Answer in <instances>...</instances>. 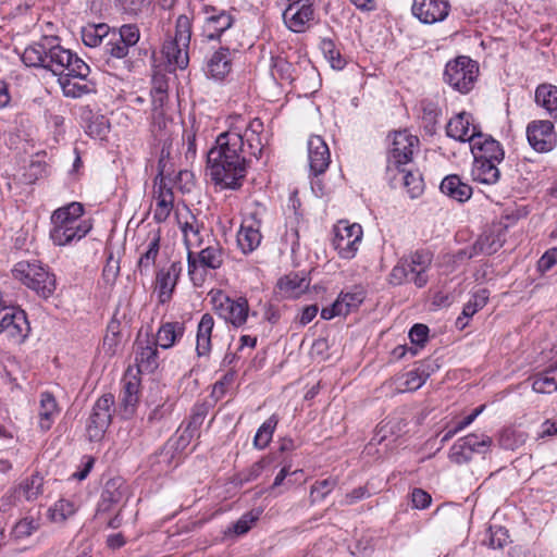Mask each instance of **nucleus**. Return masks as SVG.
<instances>
[{
    "instance_id": "nucleus-1",
    "label": "nucleus",
    "mask_w": 557,
    "mask_h": 557,
    "mask_svg": "<svg viewBox=\"0 0 557 557\" xmlns=\"http://www.w3.org/2000/svg\"><path fill=\"white\" fill-rule=\"evenodd\" d=\"M263 122L256 117L244 133L231 128L221 133L208 151L207 164L211 180L226 189H237L247 174L249 158H259L263 150Z\"/></svg>"
},
{
    "instance_id": "nucleus-2",
    "label": "nucleus",
    "mask_w": 557,
    "mask_h": 557,
    "mask_svg": "<svg viewBox=\"0 0 557 557\" xmlns=\"http://www.w3.org/2000/svg\"><path fill=\"white\" fill-rule=\"evenodd\" d=\"M22 61L26 66L44 67L59 78L79 77L84 81L90 73L88 64L70 49L61 46L54 36H44L25 48Z\"/></svg>"
},
{
    "instance_id": "nucleus-3",
    "label": "nucleus",
    "mask_w": 557,
    "mask_h": 557,
    "mask_svg": "<svg viewBox=\"0 0 557 557\" xmlns=\"http://www.w3.org/2000/svg\"><path fill=\"white\" fill-rule=\"evenodd\" d=\"M431 264L432 253L428 250H417L397 262L388 274V283L394 286L413 283L418 288H422L429 282L428 272Z\"/></svg>"
},
{
    "instance_id": "nucleus-4",
    "label": "nucleus",
    "mask_w": 557,
    "mask_h": 557,
    "mask_svg": "<svg viewBox=\"0 0 557 557\" xmlns=\"http://www.w3.org/2000/svg\"><path fill=\"white\" fill-rule=\"evenodd\" d=\"M12 275L23 285L47 299L55 290V278L38 260L18 261L12 269Z\"/></svg>"
},
{
    "instance_id": "nucleus-5",
    "label": "nucleus",
    "mask_w": 557,
    "mask_h": 557,
    "mask_svg": "<svg viewBox=\"0 0 557 557\" xmlns=\"http://www.w3.org/2000/svg\"><path fill=\"white\" fill-rule=\"evenodd\" d=\"M190 38L191 21L187 15H180L175 23L174 38L165 41L162 48V53L172 70L187 67Z\"/></svg>"
},
{
    "instance_id": "nucleus-6",
    "label": "nucleus",
    "mask_w": 557,
    "mask_h": 557,
    "mask_svg": "<svg viewBox=\"0 0 557 557\" xmlns=\"http://www.w3.org/2000/svg\"><path fill=\"white\" fill-rule=\"evenodd\" d=\"M479 64L466 55L447 62L443 74L444 82L460 94H469L478 79Z\"/></svg>"
},
{
    "instance_id": "nucleus-7",
    "label": "nucleus",
    "mask_w": 557,
    "mask_h": 557,
    "mask_svg": "<svg viewBox=\"0 0 557 557\" xmlns=\"http://www.w3.org/2000/svg\"><path fill=\"white\" fill-rule=\"evenodd\" d=\"M418 148L419 138L417 136L406 129L395 132L387 153V172L394 173L395 170L409 164Z\"/></svg>"
},
{
    "instance_id": "nucleus-8",
    "label": "nucleus",
    "mask_w": 557,
    "mask_h": 557,
    "mask_svg": "<svg viewBox=\"0 0 557 557\" xmlns=\"http://www.w3.org/2000/svg\"><path fill=\"white\" fill-rule=\"evenodd\" d=\"M188 261V275L195 286H201L205 282L206 270L219 269L224 261L223 249L216 244L203 248L198 253V260L194 253L189 250L187 256Z\"/></svg>"
},
{
    "instance_id": "nucleus-9",
    "label": "nucleus",
    "mask_w": 557,
    "mask_h": 557,
    "mask_svg": "<svg viewBox=\"0 0 557 557\" xmlns=\"http://www.w3.org/2000/svg\"><path fill=\"white\" fill-rule=\"evenodd\" d=\"M363 231L360 224L338 221L334 226L333 247L342 259H352L361 244Z\"/></svg>"
},
{
    "instance_id": "nucleus-10",
    "label": "nucleus",
    "mask_w": 557,
    "mask_h": 557,
    "mask_svg": "<svg viewBox=\"0 0 557 557\" xmlns=\"http://www.w3.org/2000/svg\"><path fill=\"white\" fill-rule=\"evenodd\" d=\"M214 311L225 322L235 327L243 326L249 315L248 300L244 297L231 298L222 292H218L212 297Z\"/></svg>"
},
{
    "instance_id": "nucleus-11",
    "label": "nucleus",
    "mask_w": 557,
    "mask_h": 557,
    "mask_svg": "<svg viewBox=\"0 0 557 557\" xmlns=\"http://www.w3.org/2000/svg\"><path fill=\"white\" fill-rule=\"evenodd\" d=\"M114 396L112 394H104L95 403L86 425L90 442H99L104 436L111 423Z\"/></svg>"
},
{
    "instance_id": "nucleus-12",
    "label": "nucleus",
    "mask_w": 557,
    "mask_h": 557,
    "mask_svg": "<svg viewBox=\"0 0 557 557\" xmlns=\"http://www.w3.org/2000/svg\"><path fill=\"white\" fill-rule=\"evenodd\" d=\"M283 11L286 27L294 33L306 32L317 20L312 0H292Z\"/></svg>"
},
{
    "instance_id": "nucleus-13",
    "label": "nucleus",
    "mask_w": 557,
    "mask_h": 557,
    "mask_svg": "<svg viewBox=\"0 0 557 557\" xmlns=\"http://www.w3.org/2000/svg\"><path fill=\"white\" fill-rule=\"evenodd\" d=\"M29 331L26 313L4 302L0 306V334L5 333L8 337L21 342Z\"/></svg>"
},
{
    "instance_id": "nucleus-14",
    "label": "nucleus",
    "mask_w": 557,
    "mask_h": 557,
    "mask_svg": "<svg viewBox=\"0 0 557 557\" xmlns=\"http://www.w3.org/2000/svg\"><path fill=\"white\" fill-rule=\"evenodd\" d=\"M202 13L201 34L208 40L220 39L222 34L230 29L234 23L233 15L226 10L206 5L202 9Z\"/></svg>"
},
{
    "instance_id": "nucleus-15",
    "label": "nucleus",
    "mask_w": 557,
    "mask_h": 557,
    "mask_svg": "<svg viewBox=\"0 0 557 557\" xmlns=\"http://www.w3.org/2000/svg\"><path fill=\"white\" fill-rule=\"evenodd\" d=\"M527 138L530 146L537 152L552 151L557 145L554 124L547 120H535L527 126Z\"/></svg>"
},
{
    "instance_id": "nucleus-16",
    "label": "nucleus",
    "mask_w": 557,
    "mask_h": 557,
    "mask_svg": "<svg viewBox=\"0 0 557 557\" xmlns=\"http://www.w3.org/2000/svg\"><path fill=\"white\" fill-rule=\"evenodd\" d=\"M411 12L423 24L443 22L450 12L449 0H413Z\"/></svg>"
},
{
    "instance_id": "nucleus-17",
    "label": "nucleus",
    "mask_w": 557,
    "mask_h": 557,
    "mask_svg": "<svg viewBox=\"0 0 557 557\" xmlns=\"http://www.w3.org/2000/svg\"><path fill=\"white\" fill-rule=\"evenodd\" d=\"M261 224L262 221L258 218V212H251L243 220L237 233V244L244 253L252 252L261 244Z\"/></svg>"
},
{
    "instance_id": "nucleus-18",
    "label": "nucleus",
    "mask_w": 557,
    "mask_h": 557,
    "mask_svg": "<svg viewBox=\"0 0 557 557\" xmlns=\"http://www.w3.org/2000/svg\"><path fill=\"white\" fill-rule=\"evenodd\" d=\"M153 199L156 208L153 210V220L157 223H162L170 216L173 205L174 194L170 183L166 182L164 176L154 178L153 185Z\"/></svg>"
},
{
    "instance_id": "nucleus-19",
    "label": "nucleus",
    "mask_w": 557,
    "mask_h": 557,
    "mask_svg": "<svg viewBox=\"0 0 557 557\" xmlns=\"http://www.w3.org/2000/svg\"><path fill=\"white\" fill-rule=\"evenodd\" d=\"M182 271V262L174 261L168 268H162L157 272L156 290L160 304L170 301Z\"/></svg>"
},
{
    "instance_id": "nucleus-20",
    "label": "nucleus",
    "mask_w": 557,
    "mask_h": 557,
    "mask_svg": "<svg viewBox=\"0 0 557 557\" xmlns=\"http://www.w3.org/2000/svg\"><path fill=\"white\" fill-rule=\"evenodd\" d=\"M479 133L481 132L473 124V116L466 111L456 114L446 125V135L462 143L471 144Z\"/></svg>"
},
{
    "instance_id": "nucleus-21",
    "label": "nucleus",
    "mask_w": 557,
    "mask_h": 557,
    "mask_svg": "<svg viewBox=\"0 0 557 557\" xmlns=\"http://www.w3.org/2000/svg\"><path fill=\"white\" fill-rule=\"evenodd\" d=\"M135 362L139 373H152L159 367V351L154 341L147 335L146 339L140 337L136 341Z\"/></svg>"
},
{
    "instance_id": "nucleus-22",
    "label": "nucleus",
    "mask_w": 557,
    "mask_h": 557,
    "mask_svg": "<svg viewBox=\"0 0 557 557\" xmlns=\"http://www.w3.org/2000/svg\"><path fill=\"white\" fill-rule=\"evenodd\" d=\"M308 159L310 172L319 175L325 172L331 162L326 143L320 136H311L308 140Z\"/></svg>"
},
{
    "instance_id": "nucleus-23",
    "label": "nucleus",
    "mask_w": 557,
    "mask_h": 557,
    "mask_svg": "<svg viewBox=\"0 0 557 557\" xmlns=\"http://www.w3.org/2000/svg\"><path fill=\"white\" fill-rule=\"evenodd\" d=\"M471 150L474 159L479 160H490L502 163L505 158V151L502 145L491 136H485L482 133H479L471 143Z\"/></svg>"
},
{
    "instance_id": "nucleus-24",
    "label": "nucleus",
    "mask_w": 557,
    "mask_h": 557,
    "mask_svg": "<svg viewBox=\"0 0 557 557\" xmlns=\"http://www.w3.org/2000/svg\"><path fill=\"white\" fill-rule=\"evenodd\" d=\"M505 228L498 226L484 231L472 246L470 257L479 253L493 255L499 250L505 243Z\"/></svg>"
},
{
    "instance_id": "nucleus-25",
    "label": "nucleus",
    "mask_w": 557,
    "mask_h": 557,
    "mask_svg": "<svg viewBox=\"0 0 557 557\" xmlns=\"http://www.w3.org/2000/svg\"><path fill=\"white\" fill-rule=\"evenodd\" d=\"M84 206L73 201L53 211L51 215L52 226H77L83 223H91L89 220H82Z\"/></svg>"
},
{
    "instance_id": "nucleus-26",
    "label": "nucleus",
    "mask_w": 557,
    "mask_h": 557,
    "mask_svg": "<svg viewBox=\"0 0 557 557\" xmlns=\"http://www.w3.org/2000/svg\"><path fill=\"white\" fill-rule=\"evenodd\" d=\"M232 70L231 51L222 47L207 60L206 74L214 79H223Z\"/></svg>"
},
{
    "instance_id": "nucleus-27",
    "label": "nucleus",
    "mask_w": 557,
    "mask_h": 557,
    "mask_svg": "<svg viewBox=\"0 0 557 557\" xmlns=\"http://www.w3.org/2000/svg\"><path fill=\"white\" fill-rule=\"evenodd\" d=\"M91 223H83L77 226H52L50 238L58 246H65L73 242L81 240L91 230Z\"/></svg>"
},
{
    "instance_id": "nucleus-28",
    "label": "nucleus",
    "mask_w": 557,
    "mask_h": 557,
    "mask_svg": "<svg viewBox=\"0 0 557 557\" xmlns=\"http://www.w3.org/2000/svg\"><path fill=\"white\" fill-rule=\"evenodd\" d=\"M59 414L60 408L55 397L50 392L41 393L38 408V425L40 430L44 432L49 431Z\"/></svg>"
},
{
    "instance_id": "nucleus-29",
    "label": "nucleus",
    "mask_w": 557,
    "mask_h": 557,
    "mask_svg": "<svg viewBox=\"0 0 557 557\" xmlns=\"http://www.w3.org/2000/svg\"><path fill=\"white\" fill-rule=\"evenodd\" d=\"M214 319L210 313L202 314L197 325L196 352L198 357H208L212 349Z\"/></svg>"
},
{
    "instance_id": "nucleus-30",
    "label": "nucleus",
    "mask_w": 557,
    "mask_h": 557,
    "mask_svg": "<svg viewBox=\"0 0 557 557\" xmlns=\"http://www.w3.org/2000/svg\"><path fill=\"white\" fill-rule=\"evenodd\" d=\"M185 332V325L182 322H165L161 324L154 337L150 338L154 341L156 345L169 349L180 341Z\"/></svg>"
},
{
    "instance_id": "nucleus-31",
    "label": "nucleus",
    "mask_w": 557,
    "mask_h": 557,
    "mask_svg": "<svg viewBox=\"0 0 557 557\" xmlns=\"http://www.w3.org/2000/svg\"><path fill=\"white\" fill-rule=\"evenodd\" d=\"M440 189L444 195L459 202L467 201L472 195V187L456 174L446 176L442 181Z\"/></svg>"
},
{
    "instance_id": "nucleus-32",
    "label": "nucleus",
    "mask_w": 557,
    "mask_h": 557,
    "mask_svg": "<svg viewBox=\"0 0 557 557\" xmlns=\"http://www.w3.org/2000/svg\"><path fill=\"white\" fill-rule=\"evenodd\" d=\"M498 164V162L490 160L474 159L471 169L473 181L485 185H493L497 183L500 177V171L497 166Z\"/></svg>"
},
{
    "instance_id": "nucleus-33",
    "label": "nucleus",
    "mask_w": 557,
    "mask_h": 557,
    "mask_svg": "<svg viewBox=\"0 0 557 557\" xmlns=\"http://www.w3.org/2000/svg\"><path fill=\"white\" fill-rule=\"evenodd\" d=\"M394 172L392 180L400 181L410 198H417L423 193L424 183L419 171L407 170L404 166Z\"/></svg>"
},
{
    "instance_id": "nucleus-34",
    "label": "nucleus",
    "mask_w": 557,
    "mask_h": 557,
    "mask_svg": "<svg viewBox=\"0 0 557 557\" xmlns=\"http://www.w3.org/2000/svg\"><path fill=\"white\" fill-rule=\"evenodd\" d=\"M277 286L285 297L297 298L308 289L309 281L302 273H289L280 278Z\"/></svg>"
},
{
    "instance_id": "nucleus-35",
    "label": "nucleus",
    "mask_w": 557,
    "mask_h": 557,
    "mask_svg": "<svg viewBox=\"0 0 557 557\" xmlns=\"http://www.w3.org/2000/svg\"><path fill=\"white\" fill-rule=\"evenodd\" d=\"M139 400V382L136 380L127 381L121 392L120 408L124 419H129L136 411Z\"/></svg>"
},
{
    "instance_id": "nucleus-36",
    "label": "nucleus",
    "mask_w": 557,
    "mask_h": 557,
    "mask_svg": "<svg viewBox=\"0 0 557 557\" xmlns=\"http://www.w3.org/2000/svg\"><path fill=\"white\" fill-rule=\"evenodd\" d=\"M535 103L543 108L554 120H557V87L542 84L535 90Z\"/></svg>"
},
{
    "instance_id": "nucleus-37",
    "label": "nucleus",
    "mask_w": 557,
    "mask_h": 557,
    "mask_svg": "<svg viewBox=\"0 0 557 557\" xmlns=\"http://www.w3.org/2000/svg\"><path fill=\"white\" fill-rule=\"evenodd\" d=\"M160 250V235L153 234L150 238L147 249L140 255L137 264L136 272L140 275H148L151 267L154 264Z\"/></svg>"
},
{
    "instance_id": "nucleus-38",
    "label": "nucleus",
    "mask_w": 557,
    "mask_h": 557,
    "mask_svg": "<svg viewBox=\"0 0 557 557\" xmlns=\"http://www.w3.org/2000/svg\"><path fill=\"white\" fill-rule=\"evenodd\" d=\"M59 83L62 87L63 94L66 97L79 98L94 90V84L79 79V77L65 76L59 78Z\"/></svg>"
},
{
    "instance_id": "nucleus-39",
    "label": "nucleus",
    "mask_w": 557,
    "mask_h": 557,
    "mask_svg": "<svg viewBox=\"0 0 557 557\" xmlns=\"http://www.w3.org/2000/svg\"><path fill=\"white\" fill-rule=\"evenodd\" d=\"M420 108L422 112V123L423 128L426 134L433 135L436 131V125L438 122V117L441 115V108L438 103L431 99H423L420 102Z\"/></svg>"
},
{
    "instance_id": "nucleus-40",
    "label": "nucleus",
    "mask_w": 557,
    "mask_h": 557,
    "mask_svg": "<svg viewBox=\"0 0 557 557\" xmlns=\"http://www.w3.org/2000/svg\"><path fill=\"white\" fill-rule=\"evenodd\" d=\"M151 132L158 140H169L171 134L172 119L165 111H156L151 114Z\"/></svg>"
},
{
    "instance_id": "nucleus-41",
    "label": "nucleus",
    "mask_w": 557,
    "mask_h": 557,
    "mask_svg": "<svg viewBox=\"0 0 557 557\" xmlns=\"http://www.w3.org/2000/svg\"><path fill=\"white\" fill-rule=\"evenodd\" d=\"M109 30L110 27L104 23L89 24L82 28V40L87 47H98L109 34Z\"/></svg>"
},
{
    "instance_id": "nucleus-42",
    "label": "nucleus",
    "mask_w": 557,
    "mask_h": 557,
    "mask_svg": "<svg viewBox=\"0 0 557 557\" xmlns=\"http://www.w3.org/2000/svg\"><path fill=\"white\" fill-rule=\"evenodd\" d=\"M277 423L278 417L276 414H272L260 425L253 437V446L257 449H264L270 444Z\"/></svg>"
},
{
    "instance_id": "nucleus-43",
    "label": "nucleus",
    "mask_w": 557,
    "mask_h": 557,
    "mask_svg": "<svg viewBox=\"0 0 557 557\" xmlns=\"http://www.w3.org/2000/svg\"><path fill=\"white\" fill-rule=\"evenodd\" d=\"M261 510L255 509L245 512L237 521L228 527L226 534L244 535L246 534L259 520Z\"/></svg>"
},
{
    "instance_id": "nucleus-44",
    "label": "nucleus",
    "mask_w": 557,
    "mask_h": 557,
    "mask_svg": "<svg viewBox=\"0 0 557 557\" xmlns=\"http://www.w3.org/2000/svg\"><path fill=\"white\" fill-rule=\"evenodd\" d=\"M76 505L69 499H59L49 510L48 516L54 523H63L76 512Z\"/></svg>"
},
{
    "instance_id": "nucleus-45",
    "label": "nucleus",
    "mask_w": 557,
    "mask_h": 557,
    "mask_svg": "<svg viewBox=\"0 0 557 557\" xmlns=\"http://www.w3.org/2000/svg\"><path fill=\"white\" fill-rule=\"evenodd\" d=\"M482 543L490 548L500 549L510 543L508 531L504 527H490Z\"/></svg>"
},
{
    "instance_id": "nucleus-46",
    "label": "nucleus",
    "mask_w": 557,
    "mask_h": 557,
    "mask_svg": "<svg viewBox=\"0 0 557 557\" xmlns=\"http://www.w3.org/2000/svg\"><path fill=\"white\" fill-rule=\"evenodd\" d=\"M20 491L26 500H35L44 492V478L35 473L20 484Z\"/></svg>"
},
{
    "instance_id": "nucleus-47",
    "label": "nucleus",
    "mask_w": 557,
    "mask_h": 557,
    "mask_svg": "<svg viewBox=\"0 0 557 557\" xmlns=\"http://www.w3.org/2000/svg\"><path fill=\"white\" fill-rule=\"evenodd\" d=\"M320 48L333 69H344L346 61L332 39L323 38L320 42Z\"/></svg>"
},
{
    "instance_id": "nucleus-48",
    "label": "nucleus",
    "mask_w": 557,
    "mask_h": 557,
    "mask_svg": "<svg viewBox=\"0 0 557 557\" xmlns=\"http://www.w3.org/2000/svg\"><path fill=\"white\" fill-rule=\"evenodd\" d=\"M462 445H467V447L472 451V454H485L492 444V438L486 434H468L467 436L461 437Z\"/></svg>"
},
{
    "instance_id": "nucleus-49",
    "label": "nucleus",
    "mask_w": 557,
    "mask_h": 557,
    "mask_svg": "<svg viewBox=\"0 0 557 557\" xmlns=\"http://www.w3.org/2000/svg\"><path fill=\"white\" fill-rule=\"evenodd\" d=\"M343 309L347 310V314L357 309L364 300V293L360 288H355L352 292L341 293L337 297Z\"/></svg>"
},
{
    "instance_id": "nucleus-50",
    "label": "nucleus",
    "mask_w": 557,
    "mask_h": 557,
    "mask_svg": "<svg viewBox=\"0 0 557 557\" xmlns=\"http://www.w3.org/2000/svg\"><path fill=\"white\" fill-rule=\"evenodd\" d=\"M550 370L552 369L534 376L532 383V388L534 392L541 394H550L557 391V382L555 377L548 375Z\"/></svg>"
},
{
    "instance_id": "nucleus-51",
    "label": "nucleus",
    "mask_w": 557,
    "mask_h": 557,
    "mask_svg": "<svg viewBox=\"0 0 557 557\" xmlns=\"http://www.w3.org/2000/svg\"><path fill=\"white\" fill-rule=\"evenodd\" d=\"M191 221H186L181 224V231L183 233L184 243L189 249L191 246L200 243L199 238V226L194 215L190 216Z\"/></svg>"
},
{
    "instance_id": "nucleus-52",
    "label": "nucleus",
    "mask_w": 557,
    "mask_h": 557,
    "mask_svg": "<svg viewBox=\"0 0 557 557\" xmlns=\"http://www.w3.org/2000/svg\"><path fill=\"white\" fill-rule=\"evenodd\" d=\"M337 485L336 478H327L321 481H317L311 486V497L313 500H322L324 499Z\"/></svg>"
},
{
    "instance_id": "nucleus-53",
    "label": "nucleus",
    "mask_w": 557,
    "mask_h": 557,
    "mask_svg": "<svg viewBox=\"0 0 557 557\" xmlns=\"http://www.w3.org/2000/svg\"><path fill=\"white\" fill-rule=\"evenodd\" d=\"M272 61H273V64H272L271 73H272L273 77L277 76L278 78L288 81V82H292L294 79V76H293L294 66L292 63H289L288 61H286L283 58H275V59H272Z\"/></svg>"
},
{
    "instance_id": "nucleus-54",
    "label": "nucleus",
    "mask_w": 557,
    "mask_h": 557,
    "mask_svg": "<svg viewBox=\"0 0 557 557\" xmlns=\"http://www.w3.org/2000/svg\"><path fill=\"white\" fill-rule=\"evenodd\" d=\"M404 379L403 391H417L425 383L428 374L414 368L413 370L408 371L404 375Z\"/></svg>"
},
{
    "instance_id": "nucleus-55",
    "label": "nucleus",
    "mask_w": 557,
    "mask_h": 557,
    "mask_svg": "<svg viewBox=\"0 0 557 557\" xmlns=\"http://www.w3.org/2000/svg\"><path fill=\"white\" fill-rule=\"evenodd\" d=\"M269 458H261L257 462L252 463L249 468L244 470L239 476L242 483H248L258 479L263 470L270 465Z\"/></svg>"
},
{
    "instance_id": "nucleus-56",
    "label": "nucleus",
    "mask_w": 557,
    "mask_h": 557,
    "mask_svg": "<svg viewBox=\"0 0 557 557\" xmlns=\"http://www.w3.org/2000/svg\"><path fill=\"white\" fill-rule=\"evenodd\" d=\"M120 38L128 48L134 47L140 38V32L135 24H124L119 28Z\"/></svg>"
},
{
    "instance_id": "nucleus-57",
    "label": "nucleus",
    "mask_w": 557,
    "mask_h": 557,
    "mask_svg": "<svg viewBox=\"0 0 557 557\" xmlns=\"http://www.w3.org/2000/svg\"><path fill=\"white\" fill-rule=\"evenodd\" d=\"M472 451L467 447V445H462V440L459 438L450 447L449 458L453 462L462 465L469 462L472 458Z\"/></svg>"
},
{
    "instance_id": "nucleus-58",
    "label": "nucleus",
    "mask_w": 557,
    "mask_h": 557,
    "mask_svg": "<svg viewBox=\"0 0 557 557\" xmlns=\"http://www.w3.org/2000/svg\"><path fill=\"white\" fill-rule=\"evenodd\" d=\"M106 53L114 59H125L129 53V48L117 37L111 38L104 47Z\"/></svg>"
},
{
    "instance_id": "nucleus-59",
    "label": "nucleus",
    "mask_w": 557,
    "mask_h": 557,
    "mask_svg": "<svg viewBox=\"0 0 557 557\" xmlns=\"http://www.w3.org/2000/svg\"><path fill=\"white\" fill-rule=\"evenodd\" d=\"M174 409V403L169 398L164 399L161 404L156 405V407L149 412L148 421L150 423L160 422L163 419L171 416Z\"/></svg>"
},
{
    "instance_id": "nucleus-60",
    "label": "nucleus",
    "mask_w": 557,
    "mask_h": 557,
    "mask_svg": "<svg viewBox=\"0 0 557 557\" xmlns=\"http://www.w3.org/2000/svg\"><path fill=\"white\" fill-rule=\"evenodd\" d=\"M38 527L39 523L34 518H24L14 525L12 532L16 539H23L33 534Z\"/></svg>"
},
{
    "instance_id": "nucleus-61",
    "label": "nucleus",
    "mask_w": 557,
    "mask_h": 557,
    "mask_svg": "<svg viewBox=\"0 0 557 557\" xmlns=\"http://www.w3.org/2000/svg\"><path fill=\"white\" fill-rule=\"evenodd\" d=\"M207 413L208 408L205 405L195 406L185 432H189V435L191 436L193 433L201 426Z\"/></svg>"
},
{
    "instance_id": "nucleus-62",
    "label": "nucleus",
    "mask_w": 557,
    "mask_h": 557,
    "mask_svg": "<svg viewBox=\"0 0 557 557\" xmlns=\"http://www.w3.org/2000/svg\"><path fill=\"white\" fill-rule=\"evenodd\" d=\"M409 338L412 344L422 347L428 342L429 327L425 324H414L410 329Z\"/></svg>"
},
{
    "instance_id": "nucleus-63",
    "label": "nucleus",
    "mask_w": 557,
    "mask_h": 557,
    "mask_svg": "<svg viewBox=\"0 0 557 557\" xmlns=\"http://www.w3.org/2000/svg\"><path fill=\"white\" fill-rule=\"evenodd\" d=\"M431 495L422 488H413L411 492V503L414 509H425L431 505Z\"/></svg>"
},
{
    "instance_id": "nucleus-64",
    "label": "nucleus",
    "mask_w": 557,
    "mask_h": 557,
    "mask_svg": "<svg viewBox=\"0 0 557 557\" xmlns=\"http://www.w3.org/2000/svg\"><path fill=\"white\" fill-rule=\"evenodd\" d=\"M120 272V261L111 255L102 271V276L107 282H113Z\"/></svg>"
}]
</instances>
